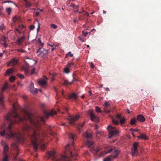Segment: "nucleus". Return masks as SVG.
<instances>
[{
    "label": "nucleus",
    "mask_w": 161,
    "mask_h": 161,
    "mask_svg": "<svg viewBox=\"0 0 161 161\" xmlns=\"http://www.w3.org/2000/svg\"><path fill=\"white\" fill-rule=\"evenodd\" d=\"M18 104H14L13 105V110L9 112L5 117V120L10 123L8 127L5 125L3 126V130L0 132V135L5 137L6 138H14L16 139L19 142H23L25 140V138L22 134L20 133L14 134L11 129V125L17 124L18 122H20L24 120L29 119L34 127L25 125L23 129V131L32 129L34 131V133L31 137V141L33 146L34 150L36 151L37 150L38 143L42 141V137L43 135L41 134L42 131L41 130L40 121L44 122L43 117L37 119L30 112H26L25 115L24 117L21 118L17 114L16 110L18 108Z\"/></svg>",
    "instance_id": "nucleus-1"
},
{
    "label": "nucleus",
    "mask_w": 161,
    "mask_h": 161,
    "mask_svg": "<svg viewBox=\"0 0 161 161\" xmlns=\"http://www.w3.org/2000/svg\"><path fill=\"white\" fill-rule=\"evenodd\" d=\"M47 154L50 157L54 159V161H70V158L64 156L59 158H57V155L55 151L48 152Z\"/></svg>",
    "instance_id": "nucleus-2"
},
{
    "label": "nucleus",
    "mask_w": 161,
    "mask_h": 161,
    "mask_svg": "<svg viewBox=\"0 0 161 161\" xmlns=\"http://www.w3.org/2000/svg\"><path fill=\"white\" fill-rule=\"evenodd\" d=\"M107 129L109 134L108 136L109 138H111L113 136H116L119 133V130H116L115 127L110 125L108 126Z\"/></svg>",
    "instance_id": "nucleus-3"
},
{
    "label": "nucleus",
    "mask_w": 161,
    "mask_h": 161,
    "mask_svg": "<svg viewBox=\"0 0 161 161\" xmlns=\"http://www.w3.org/2000/svg\"><path fill=\"white\" fill-rule=\"evenodd\" d=\"M120 150L118 148H111L108 150V151H105V153H102L101 154V155H103L104 154H107L108 153H109L110 152H112L113 153V155H111V157L113 158H115L118 155L119 153Z\"/></svg>",
    "instance_id": "nucleus-4"
},
{
    "label": "nucleus",
    "mask_w": 161,
    "mask_h": 161,
    "mask_svg": "<svg viewBox=\"0 0 161 161\" xmlns=\"http://www.w3.org/2000/svg\"><path fill=\"white\" fill-rule=\"evenodd\" d=\"M80 118V116L79 115H71L68 116L67 119L69 124H74L75 122L78 120Z\"/></svg>",
    "instance_id": "nucleus-5"
},
{
    "label": "nucleus",
    "mask_w": 161,
    "mask_h": 161,
    "mask_svg": "<svg viewBox=\"0 0 161 161\" xmlns=\"http://www.w3.org/2000/svg\"><path fill=\"white\" fill-rule=\"evenodd\" d=\"M25 62L27 66L30 67L35 65L36 63V61L31 58L26 57L25 59Z\"/></svg>",
    "instance_id": "nucleus-6"
},
{
    "label": "nucleus",
    "mask_w": 161,
    "mask_h": 161,
    "mask_svg": "<svg viewBox=\"0 0 161 161\" xmlns=\"http://www.w3.org/2000/svg\"><path fill=\"white\" fill-rule=\"evenodd\" d=\"M138 143L137 142H135L133 145L132 148L131 149V153L133 156L136 155V154L138 152L137 146Z\"/></svg>",
    "instance_id": "nucleus-7"
},
{
    "label": "nucleus",
    "mask_w": 161,
    "mask_h": 161,
    "mask_svg": "<svg viewBox=\"0 0 161 161\" xmlns=\"http://www.w3.org/2000/svg\"><path fill=\"white\" fill-rule=\"evenodd\" d=\"M18 63V61L17 59L13 58L7 63V65L8 66H14L17 65Z\"/></svg>",
    "instance_id": "nucleus-8"
},
{
    "label": "nucleus",
    "mask_w": 161,
    "mask_h": 161,
    "mask_svg": "<svg viewBox=\"0 0 161 161\" xmlns=\"http://www.w3.org/2000/svg\"><path fill=\"white\" fill-rule=\"evenodd\" d=\"M89 114L91 120L93 121L97 122L98 120L97 117L94 114V112L92 110L89 111Z\"/></svg>",
    "instance_id": "nucleus-9"
},
{
    "label": "nucleus",
    "mask_w": 161,
    "mask_h": 161,
    "mask_svg": "<svg viewBox=\"0 0 161 161\" xmlns=\"http://www.w3.org/2000/svg\"><path fill=\"white\" fill-rule=\"evenodd\" d=\"M30 91L33 94H36L37 93L38 90L37 88H34V84L31 82L30 85Z\"/></svg>",
    "instance_id": "nucleus-10"
},
{
    "label": "nucleus",
    "mask_w": 161,
    "mask_h": 161,
    "mask_svg": "<svg viewBox=\"0 0 161 161\" xmlns=\"http://www.w3.org/2000/svg\"><path fill=\"white\" fill-rule=\"evenodd\" d=\"M47 79L45 77L44 79L40 80L38 81V83L41 86H45L47 83Z\"/></svg>",
    "instance_id": "nucleus-11"
},
{
    "label": "nucleus",
    "mask_w": 161,
    "mask_h": 161,
    "mask_svg": "<svg viewBox=\"0 0 161 161\" xmlns=\"http://www.w3.org/2000/svg\"><path fill=\"white\" fill-rule=\"evenodd\" d=\"M25 38V36H23L22 37H19L17 38L15 43L18 45H21L24 42Z\"/></svg>",
    "instance_id": "nucleus-12"
},
{
    "label": "nucleus",
    "mask_w": 161,
    "mask_h": 161,
    "mask_svg": "<svg viewBox=\"0 0 161 161\" xmlns=\"http://www.w3.org/2000/svg\"><path fill=\"white\" fill-rule=\"evenodd\" d=\"M6 37L5 36L2 37L0 39L1 44L5 47H7V44L6 43Z\"/></svg>",
    "instance_id": "nucleus-13"
},
{
    "label": "nucleus",
    "mask_w": 161,
    "mask_h": 161,
    "mask_svg": "<svg viewBox=\"0 0 161 161\" xmlns=\"http://www.w3.org/2000/svg\"><path fill=\"white\" fill-rule=\"evenodd\" d=\"M25 28V26L23 25L20 24L18 25V28H15V31L19 33H21V31Z\"/></svg>",
    "instance_id": "nucleus-14"
},
{
    "label": "nucleus",
    "mask_w": 161,
    "mask_h": 161,
    "mask_svg": "<svg viewBox=\"0 0 161 161\" xmlns=\"http://www.w3.org/2000/svg\"><path fill=\"white\" fill-rule=\"evenodd\" d=\"M14 68H9L6 70L5 75V76L10 75L13 74V73L14 72Z\"/></svg>",
    "instance_id": "nucleus-15"
},
{
    "label": "nucleus",
    "mask_w": 161,
    "mask_h": 161,
    "mask_svg": "<svg viewBox=\"0 0 161 161\" xmlns=\"http://www.w3.org/2000/svg\"><path fill=\"white\" fill-rule=\"evenodd\" d=\"M137 120L140 122H143L145 121V118L141 114L138 115L137 117Z\"/></svg>",
    "instance_id": "nucleus-16"
},
{
    "label": "nucleus",
    "mask_w": 161,
    "mask_h": 161,
    "mask_svg": "<svg viewBox=\"0 0 161 161\" xmlns=\"http://www.w3.org/2000/svg\"><path fill=\"white\" fill-rule=\"evenodd\" d=\"M83 136L86 139L91 138L92 136V135L91 133L87 132L83 133Z\"/></svg>",
    "instance_id": "nucleus-17"
},
{
    "label": "nucleus",
    "mask_w": 161,
    "mask_h": 161,
    "mask_svg": "<svg viewBox=\"0 0 161 161\" xmlns=\"http://www.w3.org/2000/svg\"><path fill=\"white\" fill-rule=\"evenodd\" d=\"M4 97L2 93H0V105L3 107L4 106Z\"/></svg>",
    "instance_id": "nucleus-18"
},
{
    "label": "nucleus",
    "mask_w": 161,
    "mask_h": 161,
    "mask_svg": "<svg viewBox=\"0 0 161 161\" xmlns=\"http://www.w3.org/2000/svg\"><path fill=\"white\" fill-rule=\"evenodd\" d=\"M56 114V112L54 111H52L49 113H46L45 115L47 118L49 116H52Z\"/></svg>",
    "instance_id": "nucleus-19"
},
{
    "label": "nucleus",
    "mask_w": 161,
    "mask_h": 161,
    "mask_svg": "<svg viewBox=\"0 0 161 161\" xmlns=\"http://www.w3.org/2000/svg\"><path fill=\"white\" fill-rule=\"evenodd\" d=\"M9 90V88L8 85V84L7 82H6L4 83L3 86L2 88L3 91H4L6 90Z\"/></svg>",
    "instance_id": "nucleus-20"
},
{
    "label": "nucleus",
    "mask_w": 161,
    "mask_h": 161,
    "mask_svg": "<svg viewBox=\"0 0 161 161\" xmlns=\"http://www.w3.org/2000/svg\"><path fill=\"white\" fill-rule=\"evenodd\" d=\"M77 97V95L75 93H73L71 94L69 97L68 99H76Z\"/></svg>",
    "instance_id": "nucleus-21"
},
{
    "label": "nucleus",
    "mask_w": 161,
    "mask_h": 161,
    "mask_svg": "<svg viewBox=\"0 0 161 161\" xmlns=\"http://www.w3.org/2000/svg\"><path fill=\"white\" fill-rule=\"evenodd\" d=\"M137 137L142 139H147L146 135L145 134H141L140 136H138Z\"/></svg>",
    "instance_id": "nucleus-22"
},
{
    "label": "nucleus",
    "mask_w": 161,
    "mask_h": 161,
    "mask_svg": "<svg viewBox=\"0 0 161 161\" xmlns=\"http://www.w3.org/2000/svg\"><path fill=\"white\" fill-rule=\"evenodd\" d=\"M93 144V142L92 141H88L86 142V145L89 147H91L92 146Z\"/></svg>",
    "instance_id": "nucleus-23"
},
{
    "label": "nucleus",
    "mask_w": 161,
    "mask_h": 161,
    "mask_svg": "<svg viewBox=\"0 0 161 161\" xmlns=\"http://www.w3.org/2000/svg\"><path fill=\"white\" fill-rule=\"evenodd\" d=\"M25 3V7L26 8H30L32 6V4L30 3L28 1H24Z\"/></svg>",
    "instance_id": "nucleus-24"
},
{
    "label": "nucleus",
    "mask_w": 161,
    "mask_h": 161,
    "mask_svg": "<svg viewBox=\"0 0 161 161\" xmlns=\"http://www.w3.org/2000/svg\"><path fill=\"white\" fill-rule=\"evenodd\" d=\"M74 78H73V79L72 80V81L71 82H69L68 80H65L64 81V84L66 85H70L74 81Z\"/></svg>",
    "instance_id": "nucleus-25"
},
{
    "label": "nucleus",
    "mask_w": 161,
    "mask_h": 161,
    "mask_svg": "<svg viewBox=\"0 0 161 161\" xmlns=\"http://www.w3.org/2000/svg\"><path fill=\"white\" fill-rule=\"evenodd\" d=\"M99 148H97L96 149H94L93 148H91L90 149V150L93 154L97 153L99 151Z\"/></svg>",
    "instance_id": "nucleus-26"
},
{
    "label": "nucleus",
    "mask_w": 161,
    "mask_h": 161,
    "mask_svg": "<svg viewBox=\"0 0 161 161\" xmlns=\"http://www.w3.org/2000/svg\"><path fill=\"white\" fill-rule=\"evenodd\" d=\"M8 149V146L7 145H5L4 147V153H7Z\"/></svg>",
    "instance_id": "nucleus-27"
},
{
    "label": "nucleus",
    "mask_w": 161,
    "mask_h": 161,
    "mask_svg": "<svg viewBox=\"0 0 161 161\" xmlns=\"http://www.w3.org/2000/svg\"><path fill=\"white\" fill-rule=\"evenodd\" d=\"M16 79V77L14 76H11L9 78V81L11 82H13L14 81V80Z\"/></svg>",
    "instance_id": "nucleus-28"
},
{
    "label": "nucleus",
    "mask_w": 161,
    "mask_h": 161,
    "mask_svg": "<svg viewBox=\"0 0 161 161\" xmlns=\"http://www.w3.org/2000/svg\"><path fill=\"white\" fill-rule=\"evenodd\" d=\"M114 159V158H113L111 157V155L110 156L107 157L103 161H111V160Z\"/></svg>",
    "instance_id": "nucleus-29"
},
{
    "label": "nucleus",
    "mask_w": 161,
    "mask_h": 161,
    "mask_svg": "<svg viewBox=\"0 0 161 161\" xmlns=\"http://www.w3.org/2000/svg\"><path fill=\"white\" fill-rule=\"evenodd\" d=\"M69 56L70 57H72L73 56V54L71 53L70 52H69L68 53L66 54L65 56L66 58H68Z\"/></svg>",
    "instance_id": "nucleus-30"
},
{
    "label": "nucleus",
    "mask_w": 161,
    "mask_h": 161,
    "mask_svg": "<svg viewBox=\"0 0 161 161\" xmlns=\"http://www.w3.org/2000/svg\"><path fill=\"white\" fill-rule=\"evenodd\" d=\"M69 68L67 67L64 69V71L65 73H68L69 72Z\"/></svg>",
    "instance_id": "nucleus-31"
},
{
    "label": "nucleus",
    "mask_w": 161,
    "mask_h": 161,
    "mask_svg": "<svg viewBox=\"0 0 161 161\" xmlns=\"http://www.w3.org/2000/svg\"><path fill=\"white\" fill-rule=\"evenodd\" d=\"M95 109L97 113H100L101 111V108L98 106L95 107Z\"/></svg>",
    "instance_id": "nucleus-32"
},
{
    "label": "nucleus",
    "mask_w": 161,
    "mask_h": 161,
    "mask_svg": "<svg viewBox=\"0 0 161 161\" xmlns=\"http://www.w3.org/2000/svg\"><path fill=\"white\" fill-rule=\"evenodd\" d=\"M71 66H75L74 64L72 62H69L67 64V66L69 67H70Z\"/></svg>",
    "instance_id": "nucleus-33"
},
{
    "label": "nucleus",
    "mask_w": 161,
    "mask_h": 161,
    "mask_svg": "<svg viewBox=\"0 0 161 161\" xmlns=\"http://www.w3.org/2000/svg\"><path fill=\"white\" fill-rule=\"evenodd\" d=\"M50 27H52L54 29H56L57 27V25H55L54 24H51Z\"/></svg>",
    "instance_id": "nucleus-34"
},
{
    "label": "nucleus",
    "mask_w": 161,
    "mask_h": 161,
    "mask_svg": "<svg viewBox=\"0 0 161 161\" xmlns=\"http://www.w3.org/2000/svg\"><path fill=\"white\" fill-rule=\"evenodd\" d=\"M6 11L8 14H9L11 12V9L10 8H7L6 9Z\"/></svg>",
    "instance_id": "nucleus-35"
},
{
    "label": "nucleus",
    "mask_w": 161,
    "mask_h": 161,
    "mask_svg": "<svg viewBox=\"0 0 161 161\" xmlns=\"http://www.w3.org/2000/svg\"><path fill=\"white\" fill-rule=\"evenodd\" d=\"M112 122L114 124L116 125H118L119 124L118 121L117 120L114 119H113Z\"/></svg>",
    "instance_id": "nucleus-36"
},
{
    "label": "nucleus",
    "mask_w": 161,
    "mask_h": 161,
    "mask_svg": "<svg viewBox=\"0 0 161 161\" xmlns=\"http://www.w3.org/2000/svg\"><path fill=\"white\" fill-rule=\"evenodd\" d=\"M2 161H8V157L7 155H5Z\"/></svg>",
    "instance_id": "nucleus-37"
},
{
    "label": "nucleus",
    "mask_w": 161,
    "mask_h": 161,
    "mask_svg": "<svg viewBox=\"0 0 161 161\" xmlns=\"http://www.w3.org/2000/svg\"><path fill=\"white\" fill-rule=\"evenodd\" d=\"M136 120L135 119H131L130 121V124L131 125H134L135 123Z\"/></svg>",
    "instance_id": "nucleus-38"
},
{
    "label": "nucleus",
    "mask_w": 161,
    "mask_h": 161,
    "mask_svg": "<svg viewBox=\"0 0 161 161\" xmlns=\"http://www.w3.org/2000/svg\"><path fill=\"white\" fill-rule=\"evenodd\" d=\"M5 27L4 25L3 24H2L0 26V29L3 30L5 29Z\"/></svg>",
    "instance_id": "nucleus-39"
},
{
    "label": "nucleus",
    "mask_w": 161,
    "mask_h": 161,
    "mask_svg": "<svg viewBox=\"0 0 161 161\" xmlns=\"http://www.w3.org/2000/svg\"><path fill=\"white\" fill-rule=\"evenodd\" d=\"M125 118H122L120 120V123L121 125H123L125 123Z\"/></svg>",
    "instance_id": "nucleus-40"
},
{
    "label": "nucleus",
    "mask_w": 161,
    "mask_h": 161,
    "mask_svg": "<svg viewBox=\"0 0 161 161\" xmlns=\"http://www.w3.org/2000/svg\"><path fill=\"white\" fill-rule=\"evenodd\" d=\"M30 70L28 69H25V72L26 75H28L29 74Z\"/></svg>",
    "instance_id": "nucleus-41"
},
{
    "label": "nucleus",
    "mask_w": 161,
    "mask_h": 161,
    "mask_svg": "<svg viewBox=\"0 0 161 161\" xmlns=\"http://www.w3.org/2000/svg\"><path fill=\"white\" fill-rule=\"evenodd\" d=\"M18 75L19 77L21 79H23L24 78V76L21 74H18Z\"/></svg>",
    "instance_id": "nucleus-42"
},
{
    "label": "nucleus",
    "mask_w": 161,
    "mask_h": 161,
    "mask_svg": "<svg viewBox=\"0 0 161 161\" xmlns=\"http://www.w3.org/2000/svg\"><path fill=\"white\" fill-rule=\"evenodd\" d=\"M109 106V103L107 101H106L105 103L104 104V106L105 108H106V107Z\"/></svg>",
    "instance_id": "nucleus-43"
},
{
    "label": "nucleus",
    "mask_w": 161,
    "mask_h": 161,
    "mask_svg": "<svg viewBox=\"0 0 161 161\" xmlns=\"http://www.w3.org/2000/svg\"><path fill=\"white\" fill-rule=\"evenodd\" d=\"M18 19L19 18L18 17L15 16L13 18V20L14 22H15L17 21Z\"/></svg>",
    "instance_id": "nucleus-44"
},
{
    "label": "nucleus",
    "mask_w": 161,
    "mask_h": 161,
    "mask_svg": "<svg viewBox=\"0 0 161 161\" xmlns=\"http://www.w3.org/2000/svg\"><path fill=\"white\" fill-rule=\"evenodd\" d=\"M88 32H84V31H82V34L83 36L84 37H86L87 35L88 34Z\"/></svg>",
    "instance_id": "nucleus-45"
},
{
    "label": "nucleus",
    "mask_w": 161,
    "mask_h": 161,
    "mask_svg": "<svg viewBox=\"0 0 161 161\" xmlns=\"http://www.w3.org/2000/svg\"><path fill=\"white\" fill-rule=\"evenodd\" d=\"M39 11H35L34 12V14L36 15V16H38L39 13Z\"/></svg>",
    "instance_id": "nucleus-46"
},
{
    "label": "nucleus",
    "mask_w": 161,
    "mask_h": 161,
    "mask_svg": "<svg viewBox=\"0 0 161 161\" xmlns=\"http://www.w3.org/2000/svg\"><path fill=\"white\" fill-rule=\"evenodd\" d=\"M71 6L74 9H77L78 8V5H71Z\"/></svg>",
    "instance_id": "nucleus-47"
},
{
    "label": "nucleus",
    "mask_w": 161,
    "mask_h": 161,
    "mask_svg": "<svg viewBox=\"0 0 161 161\" xmlns=\"http://www.w3.org/2000/svg\"><path fill=\"white\" fill-rule=\"evenodd\" d=\"M39 55V56L42 57L44 56V54L43 52L41 51Z\"/></svg>",
    "instance_id": "nucleus-48"
},
{
    "label": "nucleus",
    "mask_w": 161,
    "mask_h": 161,
    "mask_svg": "<svg viewBox=\"0 0 161 161\" xmlns=\"http://www.w3.org/2000/svg\"><path fill=\"white\" fill-rule=\"evenodd\" d=\"M70 138L72 140V141H73V143L74 135L73 134H71V136L70 137Z\"/></svg>",
    "instance_id": "nucleus-49"
},
{
    "label": "nucleus",
    "mask_w": 161,
    "mask_h": 161,
    "mask_svg": "<svg viewBox=\"0 0 161 161\" xmlns=\"http://www.w3.org/2000/svg\"><path fill=\"white\" fill-rule=\"evenodd\" d=\"M37 22L38 23V28H37V30L38 31H39V29H40V23L39 22V21L38 20H37Z\"/></svg>",
    "instance_id": "nucleus-50"
},
{
    "label": "nucleus",
    "mask_w": 161,
    "mask_h": 161,
    "mask_svg": "<svg viewBox=\"0 0 161 161\" xmlns=\"http://www.w3.org/2000/svg\"><path fill=\"white\" fill-rule=\"evenodd\" d=\"M46 146L44 144H42L41 145V148L42 150L44 149L45 148Z\"/></svg>",
    "instance_id": "nucleus-51"
},
{
    "label": "nucleus",
    "mask_w": 161,
    "mask_h": 161,
    "mask_svg": "<svg viewBox=\"0 0 161 161\" xmlns=\"http://www.w3.org/2000/svg\"><path fill=\"white\" fill-rule=\"evenodd\" d=\"M17 50L19 52H22V53H24L25 52V51H24V50H23L22 49H17Z\"/></svg>",
    "instance_id": "nucleus-52"
},
{
    "label": "nucleus",
    "mask_w": 161,
    "mask_h": 161,
    "mask_svg": "<svg viewBox=\"0 0 161 161\" xmlns=\"http://www.w3.org/2000/svg\"><path fill=\"white\" fill-rule=\"evenodd\" d=\"M35 26L33 25H31L30 26V29L31 30H33L35 28Z\"/></svg>",
    "instance_id": "nucleus-53"
},
{
    "label": "nucleus",
    "mask_w": 161,
    "mask_h": 161,
    "mask_svg": "<svg viewBox=\"0 0 161 161\" xmlns=\"http://www.w3.org/2000/svg\"><path fill=\"white\" fill-rule=\"evenodd\" d=\"M70 146V145L69 144H67L66 146L65 147V150H67V149H68L69 147Z\"/></svg>",
    "instance_id": "nucleus-54"
},
{
    "label": "nucleus",
    "mask_w": 161,
    "mask_h": 161,
    "mask_svg": "<svg viewBox=\"0 0 161 161\" xmlns=\"http://www.w3.org/2000/svg\"><path fill=\"white\" fill-rule=\"evenodd\" d=\"M35 68H33L31 70V74H33V73L35 72Z\"/></svg>",
    "instance_id": "nucleus-55"
},
{
    "label": "nucleus",
    "mask_w": 161,
    "mask_h": 161,
    "mask_svg": "<svg viewBox=\"0 0 161 161\" xmlns=\"http://www.w3.org/2000/svg\"><path fill=\"white\" fill-rule=\"evenodd\" d=\"M18 84L19 86L20 87H22L23 86V85H22V84L20 82H18Z\"/></svg>",
    "instance_id": "nucleus-56"
},
{
    "label": "nucleus",
    "mask_w": 161,
    "mask_h": 161,
    "mask_svg": "<svg viewBox=\"0 0 161 161\" xmlns=\"http://www.w3.org/2000/svg\"><path fill=\"white\" fill-rule=\"evenodd\" d=\"M84 123H81V124H80L79 125V126L80 127H82L84 126Z\"/></svg>",
    "instance_id": "nucleus-57"
},
{
    "label": "nucleus",
    "mask_w": 161,
    "mask_h": 161,
    "mask_svg": "<svg viewBox=\"0 0 161 161\" xmlns=\"http://www.w3.org/2000/svg\"><path fill=\"white\" fill-rule=\"evenodd\" d=\"M94 67L95 66L93 64V63L92 62H91V67L92 68H94Z\"/></svg>",
    "instance_id": "nucleus-58"
},
{
    "label": "nucleus",
    "mask_w": 161,
    "mask_h": 161,
    "mask_svg": "<svg viewBox=\"0 0 161 161\" xmlns=\"http://www.w3.org/2000/svg\"><path fill=\"white\" fill-rule=\"evenodd\" d=\"M78 38L82 42H84V39H82V38H81L80 37H78Z\"/></svg>",
    "instance_id": "nucleus-59"
},
{
    "label": "nucleus",
    "mask_w": 161,
    "mask_h": 161,
    "mask_svg": "<svg viewBox=\"0 0 161 161\" xmlns=\"http://www.w3.org/2000/svg\"><path fill=\"white\" fill-rule=\"evenodd\" d=\"M3 9V8L2 6H0V13L1 12Z\"/></svg>",
    "instance_id": "nucleus-60"
},
{
    "label": "nucleus",
    "mask_w": 161,
    "mask_h": 161,
    "mask_svg": "<svg viewBox=\"0 0 161 161\" xmlns=\"http://www.w3.org/2000/svg\"><path fill=\"white\" fill-rule=\"evenodd\" d=\"M130 130H133V131L134 132H136V131H137L138 130L137 129H136V130H133L132 129H130Z\"/></svg>",
    "instance_id": "nucleus-61"
},
{
    "label": "nucleus",
    "mask_w": 161,
    "mask_h": 161,
    "mask_svg": "<svg viewBox=\"0 0 161 161\" xmlns=\"http://www.w3.org/2000/svg\"><path fill=\"white\" fill-rule=\"evenodd\" d=\"M61 125L63 126H66V123L65 122L62 123H61Z\"/></svg>",
    "instance_id": "nucleus-62"
},
{
    "label": "nucleus",
    "mask_w": 161,
    "mask_h": 161,
    "mask_svg": "<svg viewBox=\"0 0 161 161\" xmlns=\"http://www.w3.org/2000/svg\"><path fill=\"white\" fill-rule=\"evenodd\" d=\"M116 116L117 118H119L121 116V115L120 114H118Z\"/></svg>",
    "instance_id": "nucleus-63"
},
{
    "label": "nucleus",
    "mask_w": 161,
    "mask_h": 161,
    "mask_svg": "<svg viewBox=\"0 0 161 161\" xmlns=\"http://www.w3.org/2000/svg\"><path fill=\"white\" fill-rule=\"evenodd\" d=\"M101 132L100 131H97V135H98L99 134H101Z\"/></svg>",
    "instance_id": "nucleus-64"
}]
</instances>
